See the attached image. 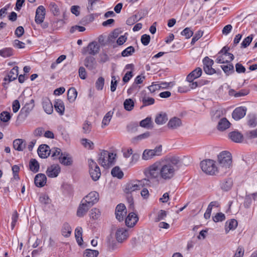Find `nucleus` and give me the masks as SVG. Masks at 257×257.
I'll use <instances>...</instances> for the list:
<instances>
[{"instance_id": "1", "label": "nucleus", "mask_w": 257, "mask_h": 257, "mask_svg": "<svg viewBox=\"0 0 257 257\" xmlns=\"http://www.w3.org/2000/svg\"><path fill=\"white\" fill-rule=\"evenodd\" d=\"M179 158L176 157L157 161L146 168L143 173L149 182L160 180L169 181L175 177L179 170Z\"/></svg>"}, {"instance_id": "2", "label": "nucleus", "mask_w": 257, "mask_h": 257, "mask_svg": "<svg viewBox=\"0 0 257 257\" xmlns=\"http://www.w3.org/2000/svg\"><path fill=\"white\" fill-rule=\"evenodd\" d=\"M218 169L220 175L228 172L232 166L231 154L227 151H223L218 155Z\"/></svg>"}, {"instance_id": "3", "label": "nucleus", "mask_w": 257, "mask_h": 257, "mask_svg": "<svg viewBox=\"0 0 257 257\" xmlns=\"http://www.w3.org/2000/svg\"><path fill=\"white\" fill-rule=\"evenodd\" d=\"M116 154L102 150L99 154L98 163L104 168H108L115 162Z\"/></svg>"}, {"instance_id": "4", "label": "nucleus", "mask_w": 257, "mask_h": 257, "mask_svg": "<svg viewBox=\"0 0 257 257\" xmlns=\"http://www.w3.org/2000/svg\"><path fill=\"white\" fill-rule=\"evenodd\" d=\"M202 170L207 174L213 175L219 173L218 167L212 160H203L200 164Z\"/></svg>"}, {"instance_id": "5", "label": "nucleus", "mask_w": 257, "mask_h": 257, "mask_svg": "<svg viewBox=\"0 0 257 257\" xmlns=\"http://www.w3.org/2000/svg\"><path fill=\"white\" fill-rule=\"evenodd\" d=\"M145 181L149 182L147 177L141 180H136L130 181L125 185L124 192L126 194H130L133 192L140 190L143 186Z\"/></svg>"}, {"instance_id": "6", "label": "nucleus", "mask_w": 257, "mask_h": 257, "mask_svg": "<svg viewBox=\"0 0 257 257\" xmlns=\"http://www.w3.org/2000/svg\"><path fill=\"white\" fill-rule=\"evenodd\" d=\"M88 164L89 167V172L91 178L94 181L98 180L101 175L99 167L96 162L91 159L88 160Z\"/></svg>"}, {"instance_id": "7", "label": "nucleus", "mask_w": 257, "mask_h": 257, "mask_svg": "<svg viewBox=\"0 0 257 257\" xmlns=\"http://www.w3.org/2000/svg\"><path fill=\"white\" fill-rule=\"evenodd\" d=\"M162 146L156 147L153 150H145L142 155V159L144 160H148L152 159L155 156H158L161 155Z\"/></svg>"}, {"instance_id": "8", "label": "nucleus", "mask_w": 257, "mask_h": 257, "mask_svg": "<svg viewBox=\"0 0 257 257\" xmlns=\"http://www.w3.org/2000/svg\"><path fill=\"white\" fill-rule=\"evenodd\" d=\"M203 69L204 72L209 75H212L216 73V71L212 67L214 62L208 57H205L203 60Z\"/></svg>"}, {"instance_id": "9", "label": "nucleus", "mask_w": 257, "mask_h": 257, "mask_svg": "<svg viewBox=\"0 0 257 257\" xmlns=\"http://www.w3.org/2000/svg\"><path fill=\"white\" fill-rule=\"evenodd\" d=\"M61 168L58 164H53L47 168L46 173L48 177L55 178L58 176Z\"/></svg>"}, {"instance_id": "10", "label": "nucleus", "mask_w": 257, "mask_h": 257, "mask_svg": "<svg viewBox=\"0 0 257 257\" xmlns=\"http://www.w3.org/2000/svg\"><path fill=\"white\" fill-rule=\"evenodd\" d=\"M128 237L127 230L124 227L117 228L115 232V238L119 242H122Z\"/></svg>"}, {"instance_id": "11", "label": "nucleus", "mask_w": 257, "mask_h": 257, "mask_svg": "<svg viewBox=\"0 0 257 257\" xmlns=\"http://www.w3.org/2000/svg\"><path fill=\"white\" fill-rule=\"evenodd\" d=\"M126 207L123 204L117 205L115 208L116 218L119 221H122L126 214Z\"/></svg>"}, {"instance_id": "12", "label": "nucleus", "mask_w": 257, "mask_h": 257, "mask_svg": "<svg viewBox=\"0 0 257 257\" xmlns=\"http://www.w3.org/2000/svg\"><path fill=\"white\" fill-rule=\"evenodd\" d=\"M83 200L91 206H92L94 204L98 202L99 194L95 191L91 192Z\"/></svg>"}, {"instance_id": "13", "label": "nucleus", "mask_w": 257, "mask_h": 257, "mask_svg": "<svg viewBox=\"0 0 257 257\" xmlns=\"http://www.w3.org/2000/svg\"><path fill=\"white\" fill-rule=\"evenodd\" d=\"M34 100L32 99L29 102L26 103L25 106L21 109L19 116L22 115H24L25 117H27L34 108Z\"/></svg>"}, {"instance_id": "14", "label": "nucleus", "mask_w": 257, "mask_h": 257, "mask_svg": "<svg viewBox=\"0 0 257 257\" xmlns=\"http://www.w3.org/2000/svg\"><path fill=\"white\" fill-rule=\"evenodd\" d=\"M45 9L43 6L38 7L36 12L35 22L37 24L42 23L45 19Z\"/></svg>"}, {"instance_id": "15", "label": "nucleus", "mask_w": 257, "mask_h": 257, "mask_svg": "<svg viewBox=\"0 0 257 257\" xmlns=\"http://www.w3.org/2000/svg\"><path fill=\"white\" fill-rule=\"evenodd\" d=\"M139 217L134 213H130L125 218V224L129 227H133L138 222Z\"/></svg>"}, {"instance_id": "16", "label": "nucleus", "mask_w": 257, "mask_h": 257, "mask_svg": "<svg viewBox=\"0 0 257 257\" xmlns=\"http://www.w3.org/2000/svg\"><path fill=\"white\" fill-rule=\"evenodd\" d=\"M91 206L82 200L77 211V215L79 217L83 216Z\"/></svg>"}, {"instance_id": "17", "label": "nucleus", "mask_w": 257, "mask_h": 257, "mask_svg": "<svg viewBox=\"0 0 257 257\" xmlns=\"http://www.w3.org/2000/svg\"><path fill=\"white\" fill-rule=\"evenodd\" d=\"M246 108L244 107H238L235 108L232 113V117L237 120L244 116L246 114Z\"/></svg>"}, {"instance_id": "18", "label": "nucleus", "mask_w": 257, "mask_h": 257, "mask_svg": "<svg viewBox=\"0 0 257 257\" xmlns=\"http://www.w3.org/2000/svg\"><path fill=\"white\" fill-rule=\"evenodd\" d=\"M38 154L40 157L46 158L51 154V150L48 146L46 145H41L38 149Z\"/></svg>"}, {"instance_id": "19", "label": "nucleus", "mask_w": 257, "mask_h": 257, "mask_svg": "<svg viewBox=\"0 0 257 257\" xmlns=\"http://www.w3.org/2000/svg\"><path fill=\"white\" fill-rule=\"evenodd\" d=\"M47 182V177L44 174H37L34 179L35 184L38 187H42L45 186Z\"/></svg>"}, {"instance_id": "20", "label": "nucleus", "mask_w": 257, "mask_h": 257, "mask_svg": "<svg viewBox=\"0 0 257 257\" xmlns=\"http://www.w3.org/2000/svg\"><path fill=\"white\" fill-rule=\"evenodd\" d=\"M100 46L97 42L94 41L90 43L87 47V50L89 54L95 55L99 51Z\"/></svg>"}, {"instance_id": "21", "label": "nucleus", "mask_w": 257, "mask_h": 257, "mask_svg": "<svg viewBox=\"0 0 257 257\" xmlns=\"http://www.w3.org/2000/svg\"><path fill=\"white\" fill-rule=\"evenodd\" d=\"M229 138L235 143H241L243 139V135L238 131H232L228 134Z\"/></svg>"}, {"instance_id": "22", "label": "nucleus", "mask_w": 257, "mask_h": 257, "mask_svg": "<svg viewBox=\"0 0 257 257\" xmlns=\"http://www.w3.org/2000/svg\"><path fill=\"white\" fill-rule=\"evenodd\" d=\"M202 69L200 67L196 68L189 74L187 77V80L189 82H191L194 79L199 78L202 74Z\"/></svg>"}, {"instance_id": "23", "label": "nucleus", "mask_w": 257, "mask_h": 257, "mask_svg": "<svg viewBox=\"0 0 257 257\" xmlns=\"http://www.w3.org/2000/svg\"><path fill=\"white\" fill-rule=\"evenodd\" d=\"M167 125L169 128L174 130L182 125V121L179 118L174 117L170 119Z\"/></svg>"}, {"instance_id": "24", "label": "nucleus", "mask_w": 257, "mask_h": 257, "mask_svg": "<svg viewBox=\"0 0 257 257\" xmlns=\"http://www.w3.org/2000/svg\"><path fill=\"white\" fill-rule=\"evenodd\" d=\"M43 107L44 111L48 114H50L53 111V104L51 101L47 98H45L43 100Z\"/></svg>"}, {"instance_id": "25", "label": "nucleus", "mask_w": 257, "mask_h": 257, "mask_svg": "<svg viewBox=\"0 0 257 257\" xmlns=\"http://www.w3.org/2000/svg\"><path fill=\"white\" fill-rule=\"evenodd\" d=\"M59 160V162L64 166H71L73 163L72 157L66 153H63Z\"/></svg>"}, {"instance_id": "26", "label": "nucleus", "mask_w": 257, "mask_h": 257, "mask_svg": "<svg viewBox=\"0 0 257 257\" xmlns=\"http://www.w3.org/2000/svg\"><path fill=\"white\" fill-rule=\"evenodd\" d=\"M26 142L23 139H16L13 142L14 148L18 151H23L26 148Z\"/></svg>"}, {"instance_id": "27", "label": "nucleus", "mask_w": 257, "mask_h": 257, "mask_svg": "<svg viewBox=\"0 0 257 257\" xmlns=\"http://www.w3.org/2000/svg\"><path fill=\"white\" fill-rule=\"evenodd\" d=\"M230 123L225 117L221 118L218 122L217 129L220 131H224L230 127Z\"/></svg>"}, {"instance_id": "28", "label": "nucleus", "mask_w": 257, "mask_h": 257, "mask_svg": "<svg viewBox=\"0 0 257 257\" xmlns=\"http://www.w3.org/2000/svg\"><path fill=\"white\" fill-rule=\"evenodd\" d=\"M95 58L92 56L87 57L84 60V65L89 69L92 70L96 67Z\"/></svg>"}, {"instance_id": "29", "label": "nucleus", "mask_w": 257, "mask_h": 257, "mask_svg": "<svg viewBox=\"0 0 257 257\" xmlns=\"http://www.w3.org/2000/svg\"><path fill=\"white\" fill-rule=\"evenodd\" d=\"M54 107L56 110L60 114L63 115L65 110L64 102L61 99H57L54 103Z\"/></svg>"}, {"instance_id": "30", "label": "nucleus", "mask_w": 257, "mask_h": 257, "mask_svg": "<svg viewBox=\"0 0 257 257\" xmlns=\"http://www.w3.org/2000/svg\"><path fill=\"white\" fill-rule=\"evenodd\" d=\"M168 120L167 115L166 113L161 112L155 118V122L158 124H163Z\"/></svg>"}, {"instance_id": "31", "label": "nucleus", "mask_w": 257, "mask_h": 257, "mask_svg": "<svg viewBox=\"0 0 257 257\" xmlns=\"http://www.w3.org/2000/svg\"><path fill=\"white\" fill-rule=\"evenodd\" d=\"M75 237L79 245H81L83 242L82 229L81 227H77L75 230Z\"/></svg>"}, {"instance_id": "32", "label": "nucleus", "mask_w": 257, "mask_h": 257, "mask_svg": "<svg viewBox=\"0 0 257 257\" xmlns=\"http://www.w3.org/2000/svg\"><path fill=\"white\" fill-rule=\"evenodd\" d=\"M237 226V222L234 219H231L229 221L226 222L225 227L226 232L228 233L229 230L235 229Z\"/></svg>"}, {"instance_id": "33", "label": "nucleus", "mask_w": 257, "mask_h": 257, "mask_svg": "<svg viewBox=\"0 0 257 257\" xmlns=\"http://www.w3.org/2000/svg\"><path fill=\"white\" fill-rule=\"evenodd\" d=\"M77 92L75 88H70L67 92L68 99L70 102H74L76 98Z\"/></svg>"}, {"instance_id": "34", "label": "nucleus", "mask_w": 257, "mask_h": 257, "mask_svg": "<svg viewBox=\"0 0 257 257\" xmlns=\"http://www.w3.org/2000/svg\"><path fill=\"white\" fill-rule=\"evenodd\" d=\"M19 74V67H14L9 72L8 77L10 81H13L17 79Z\"/></svg>"}, {"instance_id": "35", "label": "nucleus", "mask_w": 257, "mask_h": 257, "mask_svg": "<svg viewBox=\"0 0 257 257\" xmlns=\"http://www.w3.org/2000/svg\"><path fill=\"white\" fill-rule=\"evenodd\" d=\"M135 105L134 100L131 98H128L123 102L124 108L127 111H131L133 109Z\"/></svg>"}, {"instance_id": "36", "label": "nucleus", "mask_w": 257, "mask_h": 257, "mask_svg": "<svg viewBox=\"0 0 257 257\" xmlns=\"http://www.w3.org/2000/svg\"><path fill=\"white\" fill-rule=\"evenodd\" d=\"M52 154L51 157L53 160L59 159L62 155V153L60 149L58 148H54L51 150Z\"/></svg>"}, {"instance_id": "37", "label": "nucleus", "mask_w": 257, "mask_h": 257, "mask_svg": "<svg viewBox=\"0 0 257 257\" xmlns=\"http://www.w3.org/2000/svg\"><path fill=\"white\" fill-rule=\"evenodd\" d=\"M112 114L113 112L109 111L104 115L102 121V127H104L108 125L111 119Z\"/></svg>"}, {"instance_id": "38", "label": "nucleus", "mask_w": 257, "mask_h": 257, "mask_svg": "<svg viewBox=\"0 0 257 257\" xmlns=\"http://www.w3.org/2000/svg\"><path fill=\"white\" fill-rule=\"evenodd\" d=\"M223 111L220 109L213 110L211 112V118L213 121H217L220 117L223 116Z\"/></svg>"}, {"instance_id": "39", "label": "nucleus", "mask_w": 257, "mask_h": 257, "mask_svg": "<svg viewBox=\"0 0 257 257\" xmlns=\"http://www.w3.org/2000/svg\"><path fill=\"white\" fill-rule=\"evenodd\" d=\"M30 169L35 172L36 173L38 172L39 169V164L38 161L35 159H31L30 162Z\"/></svg>"}, {"instance_id": "40", "label": "nucleus", "mask_w": 257, "mask_h": 257, "mask_svg": "<svg viewBox=\"0 0 257 257\" xmlns=\"http://www.w3.org/2000/svg\"><path fill=\"white\" fill-rule=\"evenodd\" d=\"M111 175L113 177H116L119 179L122 178L123 173L118 167H115L111 170Z\"/></svg>"}, {"instance_id": "41", "label": "nucleus", "mask_w": 257, "mask_h": 257, "mask_svg": "<svg viewBox=\"0 0 257 257\" xmlns=\"http://www.w3.org/2000/svg\"><path fill=\"white\" fill-rule=\"evenodd\" d=\"M71 233V228L67 223L63 224L62 229V235L65 237H68Z\"/></svg>"}, {"instance_id": "42", "label": "nucleus", "mask_w": 257, "mask_h": 257, "mask_svg": "<svg viewBox=\"0 0 257 257\" xmlns=\"http://www.w3.org/2000/svg\"><path fill=\"white\" fill-rule=\"evenodd\" d=\"M81 144L88 149L92 150L94 149L93 143L89 140L87 139H82L81 140Z\"/></svg>"}, {"instance_id": "43", "label": "nucleus", "mask_w": 257, "mask_h": 257, "mask_svg": "<svg viewBox=\"0 0 257 257\" xmlns=\"http://www.w3.org/2000/svg\"><path fill=\"white\" fill-rule=\"evenodd\" d=\"M13 55V50L11 48H6L0 50V55L4 57H9Z\"/></svg>"}, {"instance_id": "44", "label": "nucleus", "mask_w": 257, "mask_h": 257, "mask_svg": "<svg viewBox=\"0 0 257 257\" xmlns=\"http://www.w3.org/2000/svg\"><path fill=\"white\" fill-rule=\"evenodd\" d=\"M99 252L96 250L87 249L84 253V257H97Z\"/></svg>"}, {"instance_id": "45", "label": "nucleus", "mask_w": 257, "mask_h": 257, "mask_svg": "<svg viewBox=\"0 0 257 257\" xmlns=\"http://www.w3.org/2000/svg\"><path fill=\"white\" fill-rule=\"evenodd\" d=\"M150 136V133L149 132H146L140 135H139L137 137H136L133 138L132 140V142L134 144L137 143L138 141L142 140L144 139H146Z\"/></svg>"}, {"instance_id": "46", "label": "nucleus", "mask_w": 257, "mask_h": 257, "mask_svg": "<svg viewBox=\"0 0 257 257\" xmlns=\"http://www.w3.org/2000/svg\"><path fill=\"white\" fill-rule=\"evenodd\" d=\"M49 7L51 12L54 15L58 16L59 15V9L55 3L53 2L49 4Z\"/></svg>"}, {"instance_id": "47", "label": "nucleus", "mask_w": 257, "mask_h": 257, "mask_svg": "<svg viewBox=\"0 0 257 257\" xmlns=\"http://www.w3.org/2000/svg\"><path fill=\"white\" fill-rule=\"evenodd\" d=\"M229 48L224 47L219 52L218 54H223L225 56H229L230 61H232L234 59V56L232 54L228 53Z\"/></svg>"}, {"instance_id": "48", "label": "nucleus", "mask_w": 257, "mask_h": 257, "mask_svg": "<svg viewBox=\"0 0 257 257\" xmlns=\"http://www.w3.org/2000/svg\"><path fill=\"white\" fill-rule=\"evenodd\" d=\"M104 84V79L102 77H99L96 81L95 87L98 90H101L103 89Z\"/></svg>"}, {"instance_id": "49", "label": "nucleus", "mask_w": 257, "mask_h": 257, "mask_svg": "<svg viewBox=\"0 0 257 257\" xmlns=\"http://www.w3.org/2000/svg\"><path fill=\"white\" fill-rule=\"evenodd\" d=\"M91 130V124L88 121H85L83 124L82 131L84 134H88Z\"/></svg>"}, {"instance_id": "50", "label": "nucleus", "mask_w": 257, "mask_h": 257, "mask_svg": "<svg viewBox=\"0 0 257 257\" xmlns=\"http://www.w3.org/2000/svg\"><path fill=\"white\" fill-rule=\"evenodd\" d=\"M143 103V106H146L153 104L155 102V99L152 97H144L142 99Z\"/></svg>"}, {"instance_id": "51", "label": "nucleus", "mask_w": 257, "mask_h": 257, "mask_svg": "<svg viewBox=\"0 0 257 257\" xmlns=\"http://www.w3.org/2000/svg\"><path fill=\"white\" fill-rule=\"evenodd\" d=\"M39 201L41 204L46 205L50 203L51 199L48 195L44 194L40 196Z\"/></svg>"}, {"instance_id": "52", "label": "nucleus", "mask_w": 257, "mask_h": 257, "mask_svg": "<svg viewBox=\"0 0 257 257\" xmlns=\"http://www.w3.org/2000/svg\"><path fill=\"white\" fill-rule=\"evenodd\" d=\"M134 52L135 48L133 46H130L121 52V55L123 57H126L132 55Z\"/></svg>"}, {"instance_id": "53", "label": "nucleus", "mask_w": 257, "mask_h": 257, "mask_svg": "<svg viewBox=\"0 0 257 257\" xmlns=\"http://www.w3.org/2000/svg\"><path fill=\"white\" fill-rule=\"evenodd\" d=\"M100 215V212L98 209L93 208L91 210L90 213V218L93 219H97Z\"/></svg>"}, {"instance_id": "54", "label": "nucleus", "mask_w": 257, "mask_h": 257, "mask_svg": "<svg viewBox=\"0 0 257 257\" xmlns=\"http://www.w3.org/2000/svg\"><path fill=\"white\" fill-rule=\"evenodd\" d=\"M10 113L7 111H3L1 113L0 118L3 122H7L11 118Z\"/></svg>"}, {"instance_id": "55", "label": "nucleus", "mask_w": 257, "mask_h": 257, "mask_svg": "<svg viewBox=\"0 0 257 257\" xmlns=\"http://www.w3.org/2000/svg\"><path fill=\"white\" fill-rule=\"evenodd\" d=\"M193 34V31L190 28H186L182 32L181 35L184 36L186 39L190 38Z\"/></svg>"}, {"instance_id": "56", "label": "nucleus", "mask_w": 257, "mask_h": 257, "mask_svg": "<svg viewBox=\"0 0 257 257\" xmlns=\"http://www.w3.org/2000/svg\"><path fill=\"white\" fill-rule=\"evenodd\" d=\"M167 216V212L163 210H161L158 214L157 217L155 219L156 222H159L161 220L164 219Z\"/></svg>"}, {"instance_id": "57", "label": "nucleus", "mask_w": 257, "mask_h": 257, "mask_svg": "<svg viewBox=\"0 0 257 257\" xmlns=\"http://www.w3.org/2000/svg\"><path fill=\"white\" fill-rule=\"evenodd\" d=\"M150 36L149 35L144 34L141 37V42L144 46H147L150 42Z\"/></svg>"}, {"instance_id": "58", "label": "nucleus", "mask_w": 257, "mask_h": 257, "mask_svg": "<svg viewBox=\"0 0 257 257\" xmlns=\"http://www.w3.org/2000/svg\"><path fill=\"white\" fill-rule=\"evenodd\" d=\"M225 218V215L222 213H217L214 217H213V220L214 222H219L224 220Z\"/></svg>"}, {"instance_id": "59", "label": "nucleus", "mask_w": 257, "mask_h": 257, "mask_svg": "<svg viewBox=\"0 0 257 257\" xmlns=\"http://www.w3.org/2000/svg\"><path fill=\"white\" fill-rule=\"evenodd\" d=\"M230 61V60L225 59V55L223 54H219V55L217 56V58L216 59V62L217 63L222 64L224 63H228Z\"/></svg>"}, {"instance_id": "60", "label": "nucleus", "mask_w": 257, "mask_h": 257, "mask_svg": "<svg viewBox=\"0 0 257 257\" xmlns=\"http://www.w3.org/2000/svg\"><path fill=\"white\" fill-rule=\"evenodd\" d=\"M252 40V37L251 36H248L245 38L242 42L241 45L243 48L247 47L251 43Z\"/></svg>"}, {"instance_id": "61", "label": "nucleus", "mask_w": 257, "mask_h": 257, "mask_svg": "<svg viewBox=\"0 0 257 257\" xmlns=\"http://www.w3.org/2000/svg\"><path fill=\"white\" fill-rule=\"evenodd\" d=\"M12 222L11 224L12 229H13L15 227L16 222L18 219V213L17 211H15L12 215Z\"/></svg>"}, {"instance_id": "62", "label": "nucleus", "mask_w": 257, "mask_h": 257, "mask_svg": "<svg viewBox=\"0 0 257 257\" xmlns=\"http://www.w3.org/2000/svg\"><path fill=\"white\" fill-rule=\"evenodd\" d=\"M248 124L251 127H254L257 124V118L254 116H251L248 120Z\"/></svg>"}, {"instance_id": "63", "label": "nucleus", "mask_w": 257, "mask_h": 257, "mask_svg": "<svg viewBox=\"0 0 257 257\" xmlns=\"http://www.w3.org/2000/svg\"><path fill=\"white\" fill-rule=\"evenodd\" d=\"M140 158V155L138 153L133 154L131 158V161L130 162V165L133 166L136 163Z\"/></svg>"}, {"instance_id": "64", "label": "nucleus", "mask_w": 257, "mask_h": 257, "mask_svg": "<svg viewBox=\"0 0 257 257\" xmlns=\"http://www.w3.org/2000/svg\"><path fill=\"white\" fill-rule=\"evenodd\" d=\"M221 68L225 73H229L230 71H233L234 67L232 64L221 66Z\"/></svg>"}]
</instances>
